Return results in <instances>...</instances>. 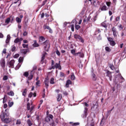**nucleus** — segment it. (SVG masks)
Masks as SVG:
<instances>
[{"instance_id": "1", "label": "nucleus", "mask_w": 126, "mask_h": 126, "mask_svg": "<svg viewBox=\"0 0 126 126\" xmlns=\"http://www.w3.org/2000/svg\"><path fill=\"white\" fill-rule=\"evenodd\" d=\"M45 40L46 38L44 36H41L39 38V43L40 45H43L45 51L48 52L49 49H50V43L48 40Z\"/></svg>"}, {"instance_id": "2", "label": "nucleus", "mask_w": 126, "mask_h": 126, "mask_svg": "<svg viewBox=\"0 0 126 126\" xmlns=\"http://www.w3.org/2000/svg\"><path fill=\"white\" fill-rule=\"evenodd\" d=\"M1 120L5 124H9L11 122V119H9V117H5L4 115L1 116Z\"/></svg>"}, {"instance_id": "3", "label": "nucleus", "mask_w": 126, "mask_h": 126, "mask_svg": "<svg viewBox=\"0 0 126 126\" xmlns=\"http://www.w3.org/2000/svg\"><path fill=\"white\" fill-rule=\"evenodd\" d=\"M121 79L122 80H125V79L124 78V77H123V76H122V75L120 74L118 75L115 76L114 82L115 83H118L120 82V80H121Z\"/></svg>"}, {"instance_id": "4", "label": "nucleus", "mask_w": 126, "mask_h": 126, "mask_svg": "<svg viewBox=\"0 0 126 126\" xmlns=\"http://www.w3.org/2000/svg\"><path fill=\"white\" fill-rule=\"evenodd\" d=\"M83 114L81 115L82 118L83 119L86 118L88 115V108L86 107L84 108V110L83 111Z\"/></svg>"}, {"instance_id": "5", "label": "nucleus", "mask_w": 126, "mask_h": 126, "mask_svg": "<svg viewBox=\"0 0 126 126\" xmlns=\"http://www.w3.org/2000/svg\"><path fill=\"white\" fill-rule=\"evenodd\" d=\"M52 68H53V69H55V68H56V69L59 68V69L61 70L62 69V66H61V61H59V63H56L55 65H54L52 67Z\"/></svg>"}, {"instance_id": "6", "label": "nucleus", "mask_w": 126, "mask_h": 126, "mask_svg": "<svg viewBox=\"0 0 126 126\" xmlns=\"http://www.w3.org/2000/svg\"><path fill=\"white\" fill-rule=\"evenodd\" d=\"M2 116H4L5 118L9 117V109H6L4 112L1 114V117H2Z\"/></svg>"}, {"instance_id": "7", "label": "nucleus", "mask_w": 126, "mask_h": 126, "mask_svg": "<svg viewBox=\"0 0 126 126\" xmlns=\"http://www.w3.org/2000/svg\"><path fill=\"white\" fill-rule=\"evenodd\" d=\"M112 31L113 32V36L115 39H117V35L118 34V31H117V29L115 28V27H113L112 28Z\"/></svg>"}, {"instance_id": "8", "label": "nucleus", "mask_w": 126, "mask_h": 126, "mask_svg": "<svg viewBox=\"0 0 126 126\" xmlns=\"http://www.w3.org/2000/svg\"><path fill=\"white\" fill-rule=\"evenodd\" d=\"M91 72L93 80L94 81H96L97 80V76H96V74H95V73H94V70L93 69V68L92 69Z\"/></svg>"}, {"instance_id": "9", "label": "nucleus", "mask_w": 126, "mask_h": 126, "mask_svg": "<svg viewBox=\"0 0 126 126\" xmlns=\"http://www.w3.org/2000/svg\"><path fill=\"white\" fill-rule=\"evenodd\" d=\"M44 83L45 84V87L46 89L48 90V88H49V77H46L44 79Z\"/></svg>"}, {"instance_id": "10", "label": "nucleus", "mask_w": 126, "mask_h": 126, "mask_svg": "<svg viewBox=\"0 0 126 126\" xmlns=\"http://www.w3.org/2000/svg\"><path fill=\"white\" fill-rule=\"evenodd\" d=\"M74 37L75 39L80 40V41L81 42V43H84V40H83L82 37L81 36H80V35H79L78 34H75L74 35Z\"/></svg>"}, {"instance_id": "11", "label": "nucleus", "mask_w": 126, "mask_h": 126, "mask_svg": "<svg viewBox=\"0 0 126 126\" xmlns=\"http://www.w3.org/2000/svg\"><path fill=\"white\" fill-rule=\"evenodd\" d=\"M14 63H15V61L14 60H11L8 65L9 67L13 68L14 67Z\"/></svg>"}, {"instance_id": "12", "label": "nucleus", "mask_w": 126, "mask_h": 126, "mask_svg": "<svg viewBox=\"0 0 126 126\" xmlns=\"http://www.w3.org/2000/svg\"><path fill=\"white\" fill-rule=\"evenodd\" d=\"M106 76L108 77L110 81H112V73L110 71L107 70L106 71Z\"/></svg>"}, {"instance_id": "13", "label": "nucleus", "mask_w": 126, "mask_h": 126, "mask_svg": "<svg viewBox=\"0 0 126 126\" xmlns=\"http://www.w3.org/2000/svg\"><path fill=\"white\" fill-rule=\"evenodd\" d=\"M0 63L2 68H4L5 67V61H4V60L3 59L1 60L0 62Z\"/></svg>"}, {"instance_id": "14", "label": "nucleus", "mask_w": 126, "mask_h": 126, "mask_svg": "<svg viewBox=\"0 0 126 126\" xmlns=\"http://www.w3.org/2000/svg\"><path fill=\"white\" fill-rule=\"evenodd\" d=\"M33 95V97H36V96H37V94H36V92H34V93L31 92L29 95H28V97L29 98H32V96Z\"/></svg>"}, {"instance_id": "15", "label": "nucleus", "mask_w": 126, "mask_h": 126, "mask_svg": "<svg viewBox=\"0 0 126 126\" xmlns=\"http://www.w3.org/2000/svg\"><path fill=\"white\" fill-rule=\"evenodd\" d=\"M98 108V103L96 102L94 104L93 106L92 107V110L93 111H96Z\"/></svg>"}, {"instance_id": "16", "label": "nucleus", "mask_w": 126, "mask_h": 126, "mask_svg": "<svg viewBox=\"0 0 126 126\" xmlns=\"http://www.w3.org/2000/svg\"><path fill=\"white\" fill-rule=\"evenodd\" d=\"M32 46H33L34 48H37V47H39V44H38V43L37 42V40H33V44H32Z\"/></svg>"}, {"instance_id": "17", "label": "nucleus", "mask_w": 126, "mask_h": 126, "mask_svg": "<svg viewBox=\"0 0 126 126\" xmlns=\"http://www.w3.org/2000/svg\"><path fill=\"white\" fill-rule=\"evenodd\" d=\"M9 41H10V35L8 34L5 40L6 44H8L9 43Z\"/></svg>"}, {"instance_id": "18", "label": "nucleus", "mask_w": 126, "mask_h": 126, "mask_svg": "<svg viewBox=\"0 0 126 126\" xmlns=\"http://www.w3.org/2000/svg\"><path fill=\"white\" fill-rule=\"evenodd\" d=\"M71 84V81L70 80L68 79L66 81L65 86L67 88L69 87V85Z\"/></svg>"}, {"instance_id": "19", "label": "nucleus", "mask_w": 126, "mask_h": 126, "mask_svg": "<svg viewBox=\"0 0 126 126\" xmlns=\"http://www.w3.org/2000/svg\"><path fill=\"white\" fill-rule=\"evenodd\" d=\"M32 73H33V71H31V74L28 77V80H31L32 79H33V74H32Z\"/></svg>"}, {"instance_id": "20", "label": "nucleus", "mask_w": 126, "mask_h": 126, "mask_svg": "<svg viewBox=\"0 0 126 126\" xmlns=\"http://www.w3.org/2000/svg\"><path fill=\"white\" fill-rule=\"evenodd\" d=\"M27 27H28V21H25L24 25V28L26 30L27 29Z\"/></svg>"}, {"instance_id": "21", "label": "nucleus", "mask_w": 126, "mask_h": 126, "mask_svg": "<svg viewBox=\"0 0 126 126\" xmlns=\"http://www.w3.org/2000/svg\"><path fill=\"white\" fill-rule=\"evenodd\" d=\"M62 96L61 94H58L57 96V101L58 102H60L62 99Z\"/></svg>"}, {"instance_id": "22", "label": "nucleus", "mask_w": 126, "mask_h": 126, "mask_svg": "<svg viewBox=\"0 0 126 126\" xmlns=\"http://www.w3.org/2000/svg\"><path fill=\"white\" fill-rule=\"evenodd\" d=\"M100 10H101V11H105L107 10V6H106V5H103V6L100 8Z\"/></svg>"}, {"instance_id": "23", "label": "nucleus", "mask_w": 126, "mask_h": 126, "mask_svg": "<svg viewBox=\"0 0 126 126\" xmlns=\"http://www.w3.org/2000/svg\"><path fill=\"white\" fill-rule=\"evenodd\" d=\"M16 50V47L14 45H12L11 47V52H15V50Z\"/></svg>"}, {"instance_id": "24", "label": "nucleus", "mask_w": 126, "mask_h": 126, "mask_svg": "<svg viewBox=\"0 0 126 126\" xmlns=\"http://www.w3.org/2000/svg\"><path fill=\"white\" fill-rule=\"evenodd\" d=\"M27 123L29 126H32V125H33L30 119L28 120Z\"/></svg>"}, {"instance_id": "25", "label": "nucleus", "mask_w": 126, "mask_h": 126, "mask_svg": "<svg viewBox=\"0 0 126 126\" xmlns=\"http://www.w3.org/2000/svg\"><path fill=\"white\" fill-rule=\"evenodd\" d=\"M51 119L48 117V116L45 118V122H46V123H51Z\"/></svg>"}, {"instance_id": "26", "label": "nucleus", "mask_w": 126, "mask_h": 126, "mask_svg": "<svg viewBox=\"0 0 126 126\" xmlns=\"http://www.w3.org/2000/svg\"><path fill=\"white\" fill-rule=\"evenodd\" d=\"M7 95H9V96H14V93L13 91H11L10 92L7 93Z\"/></svg>"}, {"instance_id": "27", "label": "nucleus", "mask_w": 126, "mask_h": 126, "mask_svg": "<svg viewBox=\"0 0 126 126\" xmlns=\"http://www.w3.org/2000/svg\"><path fill=\"white\" fill-rule=\"evenodd\" d=\"M27 50L26 49H23L21 50V52L22 53V54H24V55H26L27 54Z\"/></svg>"}, {"instance_id": "28", "label": "nucleus", "mask_w": 126, "mask_h": 126, "mask_svg": "<svg viewBox=\"0 0 126 126\" xmlns=\"http://www.w3.org/2000/svg\"><path fill=\"white\" fill-rule=\"evenodd\" d=\"M43 29H44V30H46V29H47V30H49L51 29V28L49 26L44 25L43 26Z\"/></svg>"}, {"instance_id": "29", "label": "nucleus", "mask_w": 126, "mask_h": 126, "mask_svg": "<svg viewBox=\"0 0 126 126\" xmlns=\"http://www.w3.org/2000/svg\"><path fill=\"white\" fill-rule=\"evenodd\" d=\"M21 19H20L19 17H17L16 18V21L17 22V23H21Z\"/></svg>"}, {"instance_id": "30", "label": "nucleus", "mask_w": 126, "mask_h": 126, "mask_svg": "<svg viewBox=\"0 0 126 126\" xmlns=\"http://www.w3.org/2000/svg\"><path fill=\"white\" fill-rule=\"evenodd\" d=\"M23 60H24V58L23 57H20L19 58V60H18L19 63H23Z\"/></svg>"}, {"instance_id": "31", "label": "nucleus", "mask_w": 126, "mask_h": 126, "mask_svg": "<svg viewBox=\"0 0 126 126\" xmlns=\"http://www.w3.org/2000/svg\"><path fill=\"white\" fill-rule=\"evenodd\" d=\"M20 66H21V64L18 63L15 68V70H17L19 69V68H20Z\"/></svg>"}, {"instance_id": "32", "label": "nucleus", "mask_w": 126, "mask_h": 126, "mask_svg": "<svg viewBox=\"0 0 126 126\" xmlns=\"http://www.w3.org/2000/svg\"><path fill=\"white\" fill-rule=\"evenodd\" d=\"M23 36H27L28 35V32L26 31V29H24V32L23 34Z\"/></svg>"}, {"instance_id": "33", "label": "nucleus", "mask_w": 126, "mask_h": 126, "mask_svg": "<svg viewBox=\"0 0 126 126\" xmlns=\"http://www.w3.org/2000/svg\"><path fill=\"white\" fill-rule=\"evenodd\" d=\"M10 22V18H7L6 19L5 21V23H6V24H8Z\"/></svg>"}, {"instance_id": "34", "label": "nucleus", "mask_w": 126, "mask_h": 126, "mask_svg": "<svg viewBox=\"0 0 126 126\" xmlns=\"http://www.w3.org/2000/svg\"><path fill=\"white\" fill-rule=\"evenodd\" d=\"M110 44L112 47H114V46L116 45V42H115V41L112 40L111 42H110Z\"/></svg>"}, {"instance_id": "35", "label": "nucleus", "mask_w": 126, "mask_h": 126, "mask_svg": "<svg viewBox=\"0 0 126 126\" xmlns=\"http://www.w3.org/2000/svg\"><path fill=\"white\" fill-rule=\"evenodd\" d=\"M16 125L19 126L20 125H21V120H17L16 123Z\"/></svg>"}, {"instance_id": "36", "label": "nucleus", "mask_w": 126, "mask_h": 126, "mask_svg": "<svg viewBox=\"0 0 126 126\" xmlns=\"http://www.w3.org/2000/svg\"><path fill=\"white\" fill-rule=\"evenodd\" d=\"M27 89H25L22 93L23 96H26V93H27Z\"/></svg>"}, {"instance_id": "37", "label": "nucleus", "mask_w": 126, "mask_h": 126, "mask_svg": "<svg viewBox=\"0 0 126 126\" xmlns=\"http://www.w3.org/2000/svg\"><path fill=\"white\" fill-rule=\"evenodd\" d=\"M109 67L112 69V70H114V69H115V66H114L113 64H110Z\"/></svg>"}, {"instance_id": "38", "label": "nucleus", "mask_w": 126, "mask_h": 126, "mask_svg": "<svg viewBox=\"0 0 126 126\" xmlns=\"http://www.w3.org/2000/svg\"><path fill=\"white\" fill-rule=\"evenodd\" d=\"M40 84H41V81H37L35 83L36 86H41Z\"/></svg>"}, {"instance_id": "39", "label": "nucleus", "mask_w": 126, "mask_h": 126, "mask_svg": "<svg viewBox=\"0 0 126 126\" xmlns=\"http://www.w3.org/2000/svg\"><path fill=\"white\" fill-rule=\"evenodd\" d=\"M55 79L54 78H51L50 80V84H55V82L54 81Z\"/></svg>"}, {"instance_id": "40", "label": "nucleus", "mask_w": 126, "mask_h": 126, "mask_svg": "<svg viewBox=\"0 0 126 126\" xmlns=\"http://www.w3.org/2000/svg\"><path fill=\"white\" fill-rule=\"evenodd\" d=\"M24 76H25V77H28V76L29 75V73L28 72H25L23 74Z\"/></svg>"}, {"instance_id": "41", "label": "nucleus", "mask_w": 126, "mask_h": 126, "mask_svg": "<svg viewBox=\"0 0 126 126\" xmlns=\"http://www.w3.org/2000/svg\"><path fill=\"white\" fill-rule=\"evenodd\" d=\"M6 95H4V97L3 98V104H4V103H5V102H6Z\"/></svg>"}, {"instance_id": "42", "label": "nucleus", "mask_w": 126, "mask_h": 126, "mask_svg": "<svg viewBox=\"0 0 126 126\" xmlns=\"http://www.w3.org/2000/svg\"><path fill=\"white\" fill-rule=\"evenodd\" d=\"M50 120L53 121V119L54 118V116L52 114H49L48 116H47Z\"/></svg>"}, {"instance_id": "43", "label": "nucleus", "mask_w": 126, "mask_h": 126, "mask_svg": "<svg viewBox=\"0 0 126 126\" xmlns=\"http://www.w3.org/2000/svg\"><path fill=\"white\" fill-rule=\"evenodd\" d=\"M33 110H34V106H32L30 108V109L29 110H30V113L31 114H33Z\"/></svg>"}, {"instance_id": "44", "label": "nucleus", "mask_w": 126, "mask_h": 126, "mask_svg": "<svg viewBox=\"0 0 126 126\" xmlns=\"http://www.w3.org/2000/svg\"><path fill=\"white\" fill-rule=\"evenodd\" d=\"M19 42V38H16L14 41V43H15V44H17V43H18Z\"/></svg>"}, {"instance_id": "45", "label": "nucleus", "mask_w": 126, "mask_h": 126, "mask_svg": "<svg viewBox=\"0 0 126 126\" xmlns=\"http://www.w3.org/2000/svg\"><path fill=\"white\" fill-rule=\"evenodd\" d=\"M71 80H74L75 79V76H74V74L73 73L71 76Z\"/></svg>"}, {"instance_id": "46", "label": "nucleus", "mask_w": 126, "mask_h": 126, "mask_svg": "<svg viewBox=\"0 0 126 126\" xmlns=\"http://www.w3.org/2000/svg\"><path fill=\"white\" fill-rule=\"evenodd\" d=\"M105 51H106V52H111V49H110L109 47H106Z\"/></svg>"}, {"instance_id": "47", "label": "nucleus", "mask_w": 126, "mask_h": 126, "mask_svg": "<svg viewBox=\"0 0 126 126\" xmlns=\"http://www.w3.org/2000/svg\"><path fill=\"white\" fill-rule=\"evenodd\" d=\"M8 106L9 107H12V106H13V102H8Z\"/></svg>"}, {"instance_id": "48", "label": "nucleus", "mask_w": 126, "mask_h": 126, "mask_svg": "<svg viewBox=\"0 0 126 126\" xmlns=\"http://www.w3.org/2000/svg\"><path fill=\"white\" fill-rule=\"evenodd\" d=\"M107 39H108V41L109 42H112V41H113L114 40V39H113V38H111V37H107Z\"/></svg>"}, {"instance_id": "49", "label": "nucleus", "mask_w": 126, "mask_h": 126, "mask_svg": "<svg viewBox=\"0 0 126 126\" xmlns=\"http://www.w3.org/2000/svg\"><path fill=\"white\" fill-rule=\"evenodd\" d=\"M56 54L59 57H60V56H61V53L60 52V51H59V50H58V49L56 50Z\"/></svg>"}, {"instance_id": "50", "label": "nucleus", "mask_w": 126, "mask_h": 126, "mask_svg": "<svg viewBox=\"0 0 126 126\" xmlns=\"http://www.w3.org/2000/svg\"><path fill=\"white\" fill-rule=\"evenodd\" d=\"M80 28V26H79L78 25H75V29L76 30H79Z\"/></svg>"}, {"instance_id": "51", "label": "nucleus", "mask_w": 126, "mask_h": 126, "mask_svg": "<svg viewBox=\"0 0 126 126\" xmlns=\"http://www.w3.org/2000/svg\"><path fill=\"white\" fill-rule=\"evenodd\" d=\"M47 1H48V0H45L43 1L42 2V4L41 6H44V5H45L46 4Z\"/></svg>"}, {"instance_id": "52", "label": "nucleus", "mask_w": 126, "mask_h": 126, "mask_svg": "<svg viewBox=\"0 0 126 126\" xmlns=\"http://www.w3.org/2000/svg\"><path fill=\"white\" fill-rule=\"evenodd\" d=\"M71 54H72V55H75V49L71 50Z\"/></svg>"}, {"instance_id": "53", "label": "nucleus", "mask_w": 126, "mask_h": 126, "mask_svg": "<svg viewBox=\"0 0 126 126\" xmlns=\"http://www.w3.org/2000/svg\"><path fill=\"white\" fill-rule=\"evenodd\" d=\"M8 79V77H7V76L6 75L4 76V77H3V80H7Z\"/></svg>"}, {"instance_id": "54", "label": "nucleus", "mask_w": 126, "mask_h": 126, "mask_svg": "<svg viewBox=\"0 0 126 126\" xmlns=\"http://www.w3.org/2000/svg\"><path fill=\"white\" fill-rule=\"evenodd\" d=\"M64 76V73L63 72H60V77H63Z\"/></svg>"}, {"instance_id": "55", "label": "nucleus", "mask_w": 126, "mask_h": 126, "mask_svg": "<svg viewBox=\"0 0 126 126\" xmlns=\"http://www.w3.org/2000/svg\"><path fill=\"white\" fill-rule=\"evenodd\" d=\"M22 46L23 48H28V44H23Z\"/></svg>"}, {"instance_id": "56", "label": "nucleus", "mask_w": 126, "mask_h": 126, "mask_svg": "<svg viewBox=\"0 0 126 126\" xmlns=\"http://www.w3.org/2000/svg\"><path fill=\"white\" fill-rule=\"evenodd\" d=\"M27 109L29 111L30 110V103H27Z\"/></svg>"}, {"instance_id": "57", "label": "nucleus", "mask_w": 126, "mask_h": 126, "mask_svg": "<svg viewBox=\"0 0 126 126\" xmlns=\"http://www.w3.org/2000/svg\"><path fill=\"white\" fill-rule=\"evenodd\" d=\"M19 57V55L18 54H16L14 56V59H17Z\"/></svg>"}, {"instance_id": "58", "label": "nucleus", "mask_w": 126, "mask_h": 126, "mask_svg": "<svg viewBox=\"0 0 126 126\" xmlns=\"http://www.w3.org/2000/svg\"><path fill=\"white\" fill-rule=\"evenodd\" d=\"M79 57H80V58H83V57H84V54L80 52Z\"/></svg>"}, {"instance_id": "59", "label": "nucleus", "mask_w": 126, "mask_h": 126, "mask_svg": "<svg viewBox=\"0 0 126 126\" xmlns=\"http://www.w3.org/2000/svg\"><path fill=\"white\" fill-rule=\"evenodd\" d=\"M55 63V62L54 61V60H52L51 61V66H52V67H53L55 65H54Z\"/></svg>"}, {"instance_id": "60", "label": "nucleus", "mask_w": 126, "mask_h": 126, "mask_svg": "<svg viewBox=\"0 0 126 126\" xmlns=\"http://www.w3.org/2000/svg\"><path fill=\"white\" fill-rule=\"evenodd\" d=\"M71 31L72 32L74 31V26L73 25H71Z\"/></svg>"}, {"instance_id": "61", "label": "nucleus", "mask_w": 126, "mask_h": 126, "mask_svg": "<svg viewBox=\"0 0 126 126\" xmlns=\"http://www.w3.org/2000/svg\"><path fill=\"white\" fill-rule=\"evenodd\" d=\"M101 25L102 27H104V28H107V25L104 24H101Z\"/></svg>"}, {"instance_id": "62", "label": "nucleus", "mask_w": 126, "mask_h": 126, "mask_svg": "<svg viewBox=\"0 0 126 126\" xmlns=\"http://www.w3.org/2000/svg\"><path fill=\"white\" fill-rule=\"evenodd\" d=\"M116 21H117V22L120 21V16H118L117 17H116Z\"/></svg>"}, {"instance_id": "63", "label": "nucleus", "mask_w": 126, "mask_h": 126, "mask_svg": "<svg viewBox=\"0 0 126 126\" xmlns=\"http://www.w3.org/2000/svg\"><path fill=\"white\" fill-rule=\"evenodd\" d=\"M90 19H91V17L89 16V17L87 18V22H88V21H90Z\"/></svg>"}, {"instance_id": "64", "label": "nucleus", "mask_w": 126, "mask_h": 126, "mask_svg": "<svg viewBox=\"0 0 126 126\" xmlns=\"http://www.w3.org/2000/svg\"><path fill=\"white\" fill-rule=\"evenodd\" d=\"M3 54H6V49L4 48L2 51Z\"/></svg>"}]
</instances>
